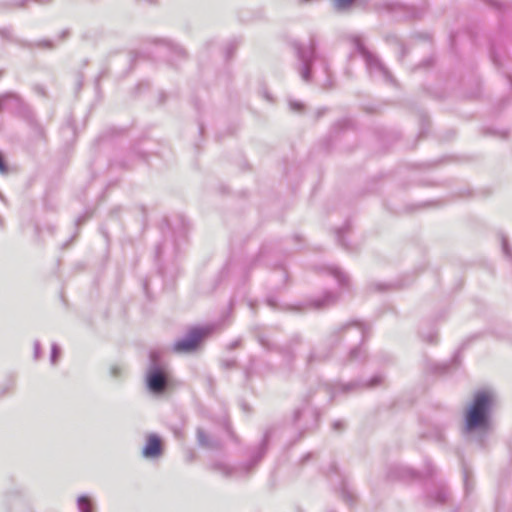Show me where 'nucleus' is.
I'll list each match as a JSON object with an SVG mask.
<instances>
[{"label":"nucleus","mask_w":512,"mask_h":512,"mask_svg":"<svg viewBox=\"0 0 512 512\" xmlns=\"http://www.w3.org/2000/svg\"><path fill=\"white\" fill-rule=\"evenodd\" d=\"M347 232V228L339 229L337 231V241L345 248H348L347 243L344 240V234Z\"/></svg>","instance_id":"20"},{"label":"nucleus","mask_w":512,"mask_h":512,"mask_svg":"<svg viewBox=\"0 0 512 512\" xmlns=\"http://www.w3.org/2000/svg\"><path fill=\"white\" fill-rule=\"evenodd\" d=\"M503 250L506 254H509V249L506 240H503Z\"/></svg>","instance_id":"31"},{"label":"nucleus","mask_w":512,"mask_h":512,"mask_svg":"<svg viewBox=\"0 0 512 512\" xmlns=\"http://www.w3.org/2000/svg\"><path fill=\"white\" fill-rule=\"evenodd\" d=\"M496 394L490 389L477 391L464 411L463 435L481 447L486 446L494 432L492 412L496 404Z\"/></svg>","instance_id":"1"},{"label":"nucleus","mask_w":512,"mask_h":512,"mask_svg":"<svg viewBox=\"0 0 512 512\" xmlns=\"http://www.w3.org/2000/svg\"><path fill=\"white\" fill-rule=\"evenodd\" d=\"M267 303H268L269 306H271L273 308L276 307V302H275V300L273 298H268L267 299Z\"/></svg>","instance_id":"29"},{"label":"nucleus","mask_w":512,"mask_h":512,"mask_svg":"<svg viewBox=\"0 0 512 512\" xmlns=\"http://www.w3.org/2000/svg\"><path fill=\"white\" fill-rule=\"evenodd\" d=\"M330 85H331L330 81H327V83H324V86H325V87H328V86H330Z\"/></svg>","instance_id":"34"},{"label":"nucleus","mask_w":512,"mask_h":512,"mask_svg":"<svg viewBox=\"0 0 512 512\" xmlns=\"http://www.w3.org/2000/svg\"><path fill=\"white\" fill-rule=\"evenodd\" d=\"M464 484H465V490H466V492H468L470 489V482H469L468 471L466 469L464 470Z\"/></svg>","instance_id":"26"},{"label":"nucleus","mask_w":512,"mask_h":512,"mask_svg":"<svg viewBox=\"0 0 512 512\" xmlns=\"http://www.w3.org/2000/svg\"><path fill=\"white\" fill-rule=\"evenodd\" d=\"M8 172V168L3 160L2 155L0 154V173L6 174Z\"/></svg>","instance_id":"25"},{"label":"nucleus","mask_w":512,"mask_h":512,"mask_svg":"<svg viewBox=\"0 0 512 512\" xmlns=\"http://www.w3.org/2000/svg\"><path fill=\"white\" fill-rule=\"evenodd\" d=\"M76 503L79 512H96L94 500L88 495H80Z\"/></svg>","instance_id":"12"},{"label":"nucleus","mask_w":512,"mask_h":512,"mask_svg":"<svg viewBox=\"0 0 512 512\" xmlns=\"http://www.w3.org/2000/svg\"><path fill=\"white\" fill-rule=\"evenodd\" d=\"M343 422L342 421H335L333 423V429L334 430H340L342 427H343Z\"/></svg>","instance_id":"28"},{"label":"nucleus","mask_w":512,"mask_h":512,"mask_svg":"<svg viewBox=\"0 0 512 512\" xmlns=\"http://www.w3.org/2000/svg\"><path fill=\"white\" fill-rule=\"evenodd\" d=\"M321 358H324V356H316V355H314V354H311V355L309 356V362H312V361H314L315 359H321Z\"/></svg>","instance_id":"30"},{"label":"nucleus","mask_w":512,"mask_h":512,"mask_svg":"<svg viewBox=\"0 0 512 512\" xmlns=\"http://www.w3.org/2000/svg\"><path fill=\"white\" fill-rule=\"evenodd\" d=\"M363 355V351L358 348V347H355L353 349H351L350 353H349V358L350 360H357L359 358H361Z\"/></svg>","instance_id":"19"},{"label":"nucleus","mask_w":512,"mask_h":512,"mask_svg":"<svg viewBox=\"0 0 512 512\" xmlns=\"http://www.w3.org/2000/svg\"><path fill=\"white\" fill-rule=\"evenodd\" d=\"M398 470H399V477L402 479H418V478H423V477H425V478L433 477V475L435 473V469L430 462H427L425 464V472H424L425 476L415 472L413 469L408 468V467H400Z\"/></svg>","instance_id":"11"},{"label":"nucleus","mask_w":512,"mask_h":512,"mask_svg":"<svg viewBox=\"0 0 512 512\" xmlns=\"http://www.w3.org/2000/svg\"><path fill=\"white\" fill-rule=\"evenodd\" d=\"M322 66H323L324 72L327 73V75L329 76L328 67H327V64L325 61H323Z\"/></svg>","instance_id":"32"},{"label":"nucleus","mask_w":512,"mask_h":512,"mask_svg":"<svg viewBox=\"0 0 512 512\" xmlns=\"http://www.w3.org/2000/svg\"><path fill=\"white\" fill-rule=\"evenodd\" d=\"M208 328L195 327L174 343V350L179 353H191L197 349L201 341L209 334Z\"/></svg>","instance_id":"6"},{"label":"nucleus","mask_w":512,"mask_h":512,"mask_svg":"<svg viewBox=\"0 0 512 512\" xmlns=\"http://www.w3.org/2000/svg\"><path fill=\"white\" fill-rule=\"evenodd\" d=\"M307 1H308V0H301L300 2H301V3H304V2H307Z\"/></svg>","instance_id":"36"},{"label":"nucleus","mask_w":512,"mask_h":512,"mask_svg":"<svg viewBox=\"0 0 512 512\" xmlns=\"http://www.w3.org/2000/svg\"><path fill=\"white\" fill-rule=\"evenodd\" d=\"M170 48H171V51L175 55H177V56H184L185 55V50L182 47L178 46V45H174L173 44V45H171Z\"/></svg>","instance_id":"21"},{"label":"nucleus","mask_w":512,"mask_h":512,"mask_svg":"<svg viewBox=\"0 0 512 512\" xmlns=\"http://www.w3.org/2000/svg\"><path fill=\"white\" fill-rule=\"evenodd\" d=\"M355 50L363 57L366 67L372 77L382 79L385 82H392V76L379 58L370 52L359 36L352 38Z\"/></svg>","instance_id":"4"},{"label":"nucleus","mask_w":512,"mask_h":512,"mask_svg":"<svg viewBox=\"0 0 512 512\" xmlns=\"http://www.w3.org/2000/svg\"><path fill=\"white\" fill-rule=\"evenodd\" d=\"M302 104L296 101H290V107L293 111L299 112L302 109Z\"/></svg>","instance_id":"24"},{"label":"nucleus","mask_w":512,"mask_h":512,"mask_svg":"<svg viewBox=\"0 0 512 512\" xmlns=\"http://www.w3.org/2000/svg\"><path fill=\"white\" fill-rule=\"evenodd\" d=\"M197 441L198 444L204 448L214 449L218 447V441L211 439L203 429H197Z\"/></svg>","instance_id":"13"},{"label":"nucleus","mask_w":512,"mask_h":512,"mask_svg":"<svg viewBox=\"0 0 512 512\" xmlns=\"http://www.w3.org/2000/svg\"><path fill=\"white\" fill-rule=\"evenodd\" d=\"M237 344H238V343H237V342H235V343L232 345V347H233V348H234V347H236V346H237Z\"/></svg>","instance_id":"35"},{"label":"nucleus","mask_w":512,"mask_h":512,"mask_svg":"<svg viewBox=\"0 0 512 512\" xmlns=\"http://www.w3.org/2000/svg\"><path fill=\"white\" fill-rule=\"evenodd\" d=\"M16 97L12 94H5L0 96V111L5 109L7 102L11 99H15Z\"/></svg>","instance_id":"18"},{"label":"nucleus","mask_w":512,"mask_h":512,"mask_svg":"<svg viewBox=\"0 0 512 512\" xmlns=\"http://www.w3.org/2000/svg\"><path fill=\"white\" fill-rule=\"evenodd\" d=\"M169 383V374L166 365L160 360V355L156 351L150 353V365L147 371V387L155 393L160 394L165 391Z\"/></svg>","instance_id":"3"},{"label":"nucleus","mask_w":512,"mask_h":512,"mask_svg":"<svg viewBox=\"0 0 512 512\" xmlns=\"http://www.w3.org/2000/svg\"><path fill=\"white\" fill-rule=\"evenodd\" d=\"M328 272L338 281L342 286H346L349 283V277L345 272L336 266H330L327 268Z\"/></svg>","instance_id":"15"},{"label":"nucleus","mask_w":512,"mask_h":512,"mask_svg":"<svg viewBox=\"0 0 512 512\" xmlns=\"http://www.w3.org/2000/svg\"><path fill=\"white\" fill-rule=\"evenodd\" d=\"M383 381L382 376L376 375L367 383L349 382L346 384H337L333 387L332 396L335 397L339 394H350L360 391L364 388H373L380 385Z\"/></svg>","instance_id":"8"},{"label":"nucleus","mask_w":512,"mask_h":512,"mask_svg":"<svg viewBox=\"0 0 512 512\" xmlns=\"http://www.w3.org/2000/svg\"><path fill=\"white\" fill-rule=\"evenodd\" d=\"M336 3V6L339 8H345L347 6H350L354 0H334Z\"/></svg>","instance_id":"22"},{"label":"nucleus","mask_w":512,"mask_h":512,"mask_svg":"<svg viewBox=\"0 0 512 512\" xmlns=\"http://www.w3.org/2000/svg\"><path fill=\"white\" fill-rule=\"evenodd\" d=\"M110 372L113 377H118L121 374V369L118 366H113Z\"/></svg>","instance_id":"27"},{"label":"nucleus","mask_w":512,"mask_h":512,"mask_svg":"<svg viewBox=\"0 0 512 512\" xmlns=\"http://www.w3.org/2000/svg\"><path fill=\"white\" fill-rule=\"evenodd\" d=\"M40 353H41L40 342L39 341H35L34 342V358L36 360L40 358Z\"/></svg>","instance_id":"23"},{"label":"nucleus","mask_w":512,"mask_h":512,"mask_svg":"<svg viewBox=\"0 0 512 512\" xmlns=\"http://www.w3.org/2000/svg\"><path fill=\"white\" fill-rule=\"evenodd\" d=\"M162 248L161 247H158L157 248V255L160 256L162 254Z\"/></svg>","instance_id":"33"},{"label":"nucleus","mask_w":512,"mask_h":512,"mask_svg":"<svg viewBox=\"0 0 512 512\" xmlns=\"http://www.w3.org/2000/svg\"><path fill=\"white\" fill-rule=\"evenodd\" d=\"M336 301V297L332 293H326L322 298H318L316 300H313L310 305L315 309H323L326 308L332 304H334Z\"/></svg>","instance_id":"14"},{"label":"nucleus","mask_w":512,"mask_h":512,"mask_svg":"<svg viewBox=\"0 0 512 512\" xmlns=\"http://www.w3.org/2000/svg\"><path fill=\"white\" fill-rule=\"evenodd\" d=\"M61 350L57 344H52L50 361L52 365H55L60 357Z\"/></svg>","instance_id":"17"},{"label":"nucleus","mask_w":512,"mask_h":512,"mask_svg":"<svg viewBox=\"0 0 512 512\" xmlns=\"http://www.w3.org/2000/svg\"><path fill=\"white\" fill-rule=\"evenodd\" d=\"M146 1H147V2H151V3H152L154 0H146Z\"/></svg>","instance_id":"37"},{"label":"nucleus","mask_w":512,"mask_h":512,"mask_svg":"<svg viewBox=\"0 0 512 512\" xmlns=\"http://www.w3.org/2000/svg\"><path fill=\"white\" fill-rule=\"evenodd\" d=\"M268 437L269 435L265 434L263 442L259 445L257 451L253 453L248 462L242 464H231L226 461H216L213 464L212 469L226 478H242L249 475L265 455Z\"/></svg>","instance_id":"2"},{"label":"nucleus","mask_w":512,"mask_h":512,"mask_svg":"<svg viewBox=\"0 0 512 512\" xmlns=\"http://www.w3.org/2000/svg\"><path fill=\"white\" fill-rule=\"evenodd\" d=\"M316 39L314 36L310 37L309 45H297V57L300 62L299 73L301 78L308 82L311 79V65L315 59Z\"/></svg>","instance_id":"5"},{"label":"nucleus","mask_w":512,"mask_h":512,"mask_svg":"<svg viewBox=\"0 0 512 512\" xmlns=\"http://www.w3.org/2000/svg\"><path fill=\"white\" fill-rule=\"evenodd\" d=\"M366 327L364 324L359 322L346 324L339 329L335 330L330 335V341L336 342L339 339L346 341H363L366 337Z\"/></svg>","instance_id":"7"},{"label":"nucleus","mask_w":512,"mask_h":512,"mask_svg":"<svg viewBox=\"0 0 512 512\" xmlns=\"http://www.w3.org/2000/svg\"><path fill=\"white\" fill-rule=\"evenodd\" d=\"M295 421L296 422H299L301 420L302 417H309L313 420V423L316 424L317 423V419H318V415L316 412H314L313 410H310V409H305V410H299V411H296L295 413Z\"/></svg>","instance_id":"16"},{"label":"nucleus","mask_w":512,"mask_h":512,"mask_svg":"<svg viewBox=\"0 0 512 512\" xmlns=\"http://www.w3.org/2000/svg\"><path fill=\"white\" fill-rule=\"evenodd\" d=\"M428 498L436 504H444L448 501L449 493L442 482H436L432 490L428 492Z\"/></svg>","instance_id":"10"},{"label":"nucleus","mask_w":512,"mask_h":512,"mask_svg":"<svg viewBox=\"0 0 512 512\" xmlns=\"http://www.w3.org/2000/svg\"><path fill=\"white\" fill-rule=\"evenodd\" d=\"M163 446L161 438L156 434H149L146 437V444L142 450V455L146 459H155L162 455Z\"/></svg>","instance_id":"9"}]
</instances>
